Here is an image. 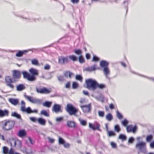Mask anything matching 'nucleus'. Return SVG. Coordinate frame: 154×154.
Here are the masks:
<instances>
[{
  "instance_id": "nucleus-1",
  "label": "nucleus",
  "mask_w": 154,
  "mask_h": 154,
  "mask_svg": "<svg viewBox=\"0 0 154 154\" xmlns=\"http://www.w3.org/2000/svg\"><path fill=\"white\" fill-rule=\"evenodd\" d=\"M29 71L31 75L26 71L22 72L23 78L30 82L35 81L36 79L35 76L38 75V70L34 68H31L29 69Z\"/></svg>"
},
{
  "instance_id": "nucleus-2",
  "label": "nucleus",
  "mask_w": 154,
  "mask_h": 154,
  "mask_svg": "<svg viewBox=\"0 0 154 154\" xmlns=\"http://www.w3.org/2000/svg\"><path fill=\"white\" fill-rule=\"evenodd\" d=\"M97 83V82L95 80L91 79H87L85 81L86 87L89 89L94 91L96 89Z\"/></svg>"
},
{
  "instance_id": "nucleus-3",
  "label": "nucleus",
  "mask_w": 154,
  "mask_h": 154,
  "mask_svg": "<svg viewBox=\"0 0 154 154\" xmlns=\"http://www.w3.org/2000/svg\"><path fill=\"white\" fill-rule=\"evenodd\" d=\"M66 110L70 116L72 115L75 116L78 111L77 109L72 105L69 103L67 104L66 108Z\"/></svg>"
},
{
  "instance_id": "nucleus-4",
  "label": "nucleus",
  "mask_w": 154,
  "mask_h": 154,
  "mask_svg": "<svg viewBox=\"0 0 154 154\" xmlns=\"http://www.w3.org/2000/svg\"><path fill=\"white\" fill-rule=\"evenodd\" d=\"M21 105L20 110L23 112H26L28 114H30L32 113H37L38 112L37 110L34 109L32 110L29 107L25 108L26 103L23 100L21 101Z\"/></svg>"
},
{
  "instance_id": "nucleus-5",
  "label": "nucleus",
  "mask_w": 154,
  "mask_h": 154,
  "mask_svg": "<svg viewBox=\"0 0 154 154\" xmlns=\"http://www.w3.org/2000/svg\"><path fill=\"white\" fill-rule=\"evenodd\" d=\"M109 63L106 61L102 60L100 62V66L103 68L104 74L107 77L110 73V71L108 68Z\"/></svg>"
},
{
  "instance_id": "nucleus-6",
  "label": "nucleus",
  "mask_w": 154,
  "mask_h": 154,
  "mask_svg": "<svg viewBox=\"0 0 154 154\" xmlns=\"http://www.w3.org/2000/svg\"><path fill=\"white\" fill-rule=\"evenodd\" d=\"M24 97L30 103L38 105L42 104V101L41 99L37 98L28 96L26 95H24Z\"/></svg>"
},
{
  "instance_id": "nucleus-7",
  "label": "nucleus",
  "mask_w": 154,
  "mask_h": 154,
  "mask_svg": "<svg viewBox=\"0 0 154 154\" xmlns=\"http://www.w3.org/2000/svg\"><path fill=\"white\" fill-rule=\"evenodd\" d=\"M15 122L14 121H8L3 125L2 129L5 131L11 129L14 127Z\"/></svg>"
},
{
  "instance_id": "nucleus-8",
  "label": "nucleus",
  "mask_w": 154,
  "mask_h": 154,
  "mask_svg": "<svg viewBox=\"0 0 154 154\" xmlns=\"http://www.w3.org/2000/svg\"><path fill=\"white\" fill-rule=\"evenodd\" d=\"M135 148L141 152L145 153L146 151V143L144 142H138L135 145Z\"/></svg>"
},
{
  "instance_id": "nucleus-9",
  "label": "nucleus",
  "mask_w": 154,
  "mask_h": 154,
  "mask_svg": "<svg viewBox=\"0 0 154 154\" xmlns=\"http://www.w3.org/2000/svg\"><path fill=\"white\" fill-rule=\"evenodd\" d=\"M7 141L8 143H10L11 146L14 145L15 146L17 144H19V146H21V142L18 140L13 138H9L7 139Z\"/></svg>"
},
{
  "instance_id": "nucleus-10",
  "label": "nucleus",
  "mask_w": 154,
  "mask_h": 154,
  "mask_svg": "<svg viewBox=\"0 0 154 154\" xmlns=\"http://www.w3.org/2000/svg\"><path fill=\"white\" fill-rule=\"evenodd\" d=\"M5 81L6 84V85L11 88L12 90H13L14 86L11 83L15 82L16 80L14 79V80H13L11 76H7L5 78Z\"/></svg>"
},
{
  "instance_id": "nucleus-11",
  "label": "nucleus",
  "mask_w": 154,
  "mask_h": 154,
  "mask_svg": "<svg viewBox=\"0 0 154 154\" xmlns=\"http://www.w3.org/2000/svg\"><path fill=\"white\" fill-rule=\"evenodd\" d=\"M58 63L61 65H64L65 64L68 63L69 62V59L68 56L64 57L61 56L58 58Z\"/></svg>"
},
{
  "instance_id": "nucleus-12",
  "label": "nucleus",
  "mask_w": 154,
  "mask_h": 154,
  "mask_svg": "<svg viewBox=\"0 0 154 154\" xmlns=\"http://www.w3.org/2000/svg\"><path fill=\"white\" fill-rule=\"evenodd\" d=\"M36 90L37 93L40 94H48L50 93L51 91V89H48L45 87L41 89L36 88Z\"/></svg>"
},
{
  "instance_id": "nucleus-13",
  "label": "nucleus",
  "mask_w": 154,
  "mask_h": 154,
  "mask_svg": "<svg viewBox=\"0 0 154 154\" xmlns=\"http://www.w3.org/2000/svg\"><path fill=\"white\" fill-rule=\"evenodd\" d=\"M21 73L20 71L18 70H14L12 71V76L14 79L15 80L16 79H19L21 77Z\"/></svg>"
},
{
  "instance_id": "nucleus-14",
  "label": "nucleus",
  "mask_w": 154,
  "mask_h": 154,
  "mask_svg": "<svg viewBox=\"0 0 154 154\" xmlns=\"http://www.w3.org/2000/svg\"><path fill=\"white\" fill-rule=\"evenodd\" d=\"M137 129V127L136 125L134 126H133L132 125H128L126 127L127 131L128 133L132 132L133 133H134L136 132Z\"/></svg>"
},
{
  "instance_id": "nucleus-15",
  "label": "nucleus",
  "mask_w": 154,
  "mask_h": 154,
  "mask_svg": "<svg viewBox=\"0 0 154 154\" xmlns=\"http://www.w3.org/2000/svg\"><path fill=\"white\" fill-rule=\"evenodd\" d=\"M52 111L56 113L62 112V110L61 108V106L58 104H55L52 109Z\"/></svg>"
},
{
  "instance_id": "nucleus-16",
  "label": "nucleus",
  "mask_w": 154,
  "mask_h": 154,
  "mask_svg": "<svg viewBox=\"0 0 154 154\" xmlns=\"http://www.w3.org/2000/svg\"><path fill=\"white\" fill-rule=\"evenodd\" d=\"M80 107L85 112H89L91 111V105L90 104L87 105H82Z\"/></svg>"
},
{
  "instance_id": "nucleus-17",
  "label": "nucleus",
  "mask_w": 154,
  "mask_h": 154,
  "mask_svg": "<svg viewBox=\"0 0 154 154\" xmlns=\"http://www.w3.org/2000/svg\"><path fill=\"white\" fill-rule=\"evenodd\" d=\"M66 125L69 128H75L77 126L76 123L74 121L68 120L66 122Z\"/></svg>"
},
{
  "instance_id": "nucleus-18",
  "label": "nucleus",
  "mask_w": 154,
  "mask_h": 154,
  "mask_svg": "<svg viewBox=\"0 0 154 154\" xmlns=\"http://www.w3.org/2000/svg\"><path fill=\"white\" fill-rule=\"evenodd\" d=\"M9 112L7 109L2 110L0 109V117H3L7 116L9 115Z\"/></svg>"
},
{
  "instance_id": "nucleus-19",
  "label": "nucleus",
  "mask_w": 154,
  "mask_h": 154,
  "mask_svg": "<svg viewBox=\"0 0 154 154\" xmlns=\"http://www.w3.org/2000/svg\"><path fill=\"white\" fill-rule=\"evenodd\" d=\"M97 69V68L96 67V64H94L92 66H89L85 68L84 70L86 71L91 72L95 71Z\"/></svg>"
},
{
  "instance_id": "nucleus-20",
  "label": "nucleus",
  "mask_w": 154,
  "mask_h": 154,
  "mask_svg": "<svg viewBox=\"0 0 154 154\" xmlns=\"http://www.w3.org/2000/svg\"><path fill=\"white\" fill-rule=\"evenodd\" d=\"M9 102L12 104L16 106L19 103V100L17 98H10L9 99Z\"/></svg>"
},
{
  "instance_id": "nucleus-21",
  "label": "nucleus",
  "mask_w": 154,
  "mask_h": 154,
  "mask_svg": "<svg viewBox=\"0 0 154 154\" xmlns=\"http://www.w3.org/2000/svg\"><path fill=\"white\" fill-rule=\"evenodd\" d=\"M89 127L90 128L94 130H99V127H100L99 124L96 123L95 125H93L91 123H89Z\"/></svg>"
},
{
  "instance_id": "nucleus-22",
  "label": "nucleus",
  "mask_w": 154,
  "mask_h": 154,
  "mask_svg": "<svg viewBox=\"0 0 154 154\" xmlns=\"http://www.w3.org/2000/svg\"><path fill=\"white\" fill-rule=\"evenodd\" d=\"M26 87L23 84H19L16 86V90L18 91H20L24 90Z\"/></svg>"
},
{
  "instance_id": "nucleus-23",
  "label": "nucleus",
  "mask_w": 154,
  "mask_h": 154,
  "mask_svg": "<svg viewBox=\"0 0 154 154\" xmlns=\"http://www.w3.org/2000/svg\"><path fill=\"white\" fill-rule=\"evenodd\" d=\"M26 133L24 130H21L19 131L18 133V136L21 137H24L26 136Z\"/></svg>"
},
{
  "instance_id": "nucleus-24",
  "label": "nucleus",
  "mask_w": 154,
  "mask_h": 154,
  "mask_svg": "<svg viewBox=\"0 0 154 154\" xmlns=\"http://www.w3.org/2000/svg\"><path fill=\"white\" fill-rule=\"evenodd\" d=\"M31 50L30 49L24 50L23 51H19L16 54V56L17 57H22L23 54H24L27 53L29 51H30Z\"/></svg>"
},
{
  "instance_id": "nucleus-25",
  "label": "nucleus",
  "mask_w": 154,
  "mask_h": 154,
  "mask_svg": "<svg viewBox=\"0 0 154 154\" xmlns=\"http://www.w3.org/2000/svg\"><path fill=\"white\" fill-rule=\"evenodd\" d=\"M37 121L38 123L40 125H45L46 120L42 118H39L37 119Z\"/></svg>"
},
{
  "instance_id": "nucleus-26",
  "label": "nucleus",
  "mask_w": 154,
  "mask_h": 154,
  "mask_svg": "<svg viewBox=\"0 0 154 154\" xmlns=\"http://www.w3.org/2000/svg\"><path fill=\"white\" fill-rule=\"evenodd\" d=\"M64 75L65 76L67 77H69V78H71V76L73 75L74 74L70 71H66L64 72Z\"/></svg>"
},
{
  "instance_id": "nucleus-27",
  "label": "nucleus",
  "mask_w": 154,
  "mask_h": 154,
  "mask_svg": "<svg viewBox=\"0 0 154 154\" xmlns=\"http://www.w3.org/2000/svg\"><path fill=\"white\" fill-rule=\"evenodd\" d=\"M52 103V102L46 101L43 103V106L48 108L50 107Z\"/></svg>"
},
{
  "instance_id": "nucleus-28",
  "label": "nucleus",
  "mask_w": 154,
  "mask_h": 154,
  "mask_svg": "<svg viewBox=\"0 0 154 154\" xmlns=\"http://www.w3.org/2000/svg\"><path fill=\"white\" fill-rule=\"evenodd\" d=\"M106 118L108 121H110L112 119L113 116L111 113H109L106 115Z\"/></svg>"
},
{
  "instance_id": "nucleus-29",
  "label": "nucleus",
  "mask_w": 154,
  "mask_h": 154,
  "mask_svg": "<svg viewBox=\"0 0 154 154\" xmlns=\"http://www.w3.org/2000/svg\"><path fill=\"white\" fill-rule=\"evenodd\" d=\"M40 114L41 115H43L46 117H49V115L48 112L47 111L45 110H42Z\"/></svg>"
},
{
  "instance_id": "nucleus-30",
  "label": "nucleus",
  "mask_w": 154,
  "mask_h": 154,
  "mask_svg": "<svg viewBox=\"0 0 154 154\" xmlns=\"http://www.w3.org/2000/svg\"><path fill=\"white\" fill-rule=\"evenodd\" d=\"M11 116H12L18 119H21V116L20 114H18L16 112H14L12 113Z\"/></svg>"
},
{
  "instance_id": "nucleus-31",
  "label": "nucleus",
  "mask_w": 154,
  "mask_h": 154,
  "mask_svg": "<svg viewBox=\"0 0 154 154\" xmlns=\"http://www.w3.org/2000/svg\"><path fill=\"white\" fill-rule=\"evenodd\" d=\"M68 59H69L71 60H72L73 61H76L77 60V58L75 55H71L68 56Z\"/></svg>"
},
{
  "instance_id": "nucleus-32",
  "label": "nucleus",
  "mask_w": 154,
  "mask_h": 154,
  "mask_svg": "<svg viewBox=\"0 0 154 154\" xmlns=\"http://www.w3.org/2000/svg\"><path fill=\"white\" fill-rule=\"evenodd\" d=\"M119 138L122 140V141H124L126 139L127 137L125 135L123 134H121L119 137Z\"/></svg>"
},
{
  "instance_id": "nucleus-33",
  "label": "nucleus",
  "mask_w": 154,
  "mask_h": 154,
  "mask_svg": "<svg viewBox=\"0 0 154 154\" xmlns=\"http://www.w3.org/2000/svg\"><path fill=\"white\" fill-rule=\"evenodd\" d=\"M65 141L63 138L60 137H58V143L59 144L63 145L65 143Z\"/></svg>"
},
{
  "instance_id": "nucleus-34",
  "label": "nucleus",
  "mask_w": 154,
  "mask_h": 154,
  "mask_svg": "<svg viewBox=\"0 0 154 154\" xmlns=\"http://www.w3.org/2000/svg\"><path fill=\"white\" fill-rule=\"evenodd\" d=\"M96 99L102 102H103L104 100V98L103 95H100L99 96L96 97Z\"/></svg>"
},
{
  "instance_id": "nucleus-35",
  "label": "nucleus",
  "mask_w": 154,
  "mask_h": 154,
  "mask_svg": "<svg viewBox=\"0 0 154 154\" xmlns=\"http://www.w3.org/2000/svg\"><path fill=\"white\" fill-rule=\"evenodd\" d=\"M107 132L108 134V135L109 137L114 136H116V134L112 131H109Z\"/></svg>"
},
{
  "instance_id": "nucleus-36",
  "label": "nucleus",
  "mask_w": 154,
  "mask_h": 154,
  "mask_svg": "<svg viewBox=\"0 0 154 154\" xmlns=\"http://www.w3.org/2000/svg\"><path fill=\"white\" fill-rule=\"evenodd\" d=\"M98 116L101 118H103L104 116L105 113L103 111L99 110L98 112Z\"/></svg>"
},
{
  "instance_id": "nucleus-37",
  "label": "nucleus",
  "mask_w": 154,
  "mask_h": 154,
  "mask_svg": "<svg viewBox=\"0 0 154 154\" xmlns=\"http://www.w3.org/2000/svg\"><path fill=\"white\" fill-rule=\"evenodd\" d=\"M3 153L4 154H7L8 153V149L6 146H3L2 148Z\"/></svg>"
},
{
  "instance_id": "nucleus-38",
  "label": "nucleus",
  "mask_w": 154,
  "mask_h": 154,
  "mask_svg": "<svg viewBox=\"0 0 154 154\" xmlns=\"http://www.w3.org/2000/svg\"><path fill=\"white\" fill-rule=\"evenodd\" d=\"M97 85H96V89L97 88H99L100 89H102L105 88V85L103 84H99L97 82Z\"/></svg>"
},
{
  "instance_id": "nucleus-39",
  "label": "nucleus",
  "mask_w": 154,
  "mask_h": 154,
  "mask_svg": "<svg viewBox=\"0 0 154 154\" xmlns=\"http://www.w3.org/2000/svg\"><path fill=\"white\" fill-rule=\"evenodd\" d=\"M58 80L60 82H63L64 81L65 79L63 75H59L57 77Z\"/></svg>"
},
{
  "instance_id": "nucleus-40",
  "label": "nucleus",
  "mask_w": 154,
  "mask_h": 154,
  "mask_svg": "<svg viewBox=\"0 0 154 154\" xmlns=\"http://www.w3.org/2000/svg\"><path fill=\"white\" fill-rule=\"evenodd\" d=\"M114 131H115L119 132L121 131V128L119 125H116L114 126Z\"/></svg>"
},
{
  "instance_id": "nucleus-41",
  "label": "nucleus",
  "mask_w": 154,
  "mask_h": 154,
  "mask_svg": "<svg viewBox=\"0 0 154 154\" xmlns=\"http://www.w3.org/2000/svg\"><path fill=\"white\" fill-rule=\"evenodd\" d=\"M79 121L82 125L85 126L86 125L87 122L86 120L79 119Z\"/></svg>"
},
{
  "instance_id": "nucleus-42",
  "label": "nucleus",
  "mask_w": 154,
  "mask_h": 154,
  "mask_svg": "<svg viewBox=\"0 0 154 154\" xmlns=\"http://www.w3.org/2000/svg\"><path fill=\"white\" fill-rule=\"evenodd\" d=\"M153 138V136L151 135H149L146 137V141L147 142L150 141Z\"/></svg>"
},
{
  "instance_id": "nucleus-43",
  "label": "nucleus",
  "mask_w": 154,
  "mask_h": 154,
  "mask_svg": "<svg viewBox=\"0 0 154 154\" xmlns=\"http://www.w3.org/2000/svg\"><path fill=\"white\" fill-rule=\"evenodd\" d=\"M75 79L78 80H79L82 82L83 80V78L82 76L79 75H77L75 76Z\"/></svg>"
},
{
  "instance_id": "nucleus-44",
  "label": "nucleus",
  "mask_w": 154,
  "mask_h": 154,
  "mask_svg": "<svg viewBox=\"0 0 154 154\" xmlns=\"http://www.w3.org/2000/svg\"><path fill=\"white\" fill-rule=\"evenodd\" d=\"M78 59L80 63H82L85 62V60L81 55L79 57Z\"/></svg>"
},
{
  "instance_id": "nucleus-45",
  "label": "nucleus",
  "mask_w": 154,
  "mask_h": 154,
  "mask_svg": "<svg viewBox=\"0 0 154 154\" xmlns=\"http://www.w3.org/2000/svg\"><path fill=\"white\" fill-rule=\"evenodd\" d=\"M31 63L32 65H37L38 64V60L36 59H34L31 60Z\"/></svg>"
},
{
  "instance_id": "nucleus-46",
  "label": "nucleus",
  "mask_w": 154,
  "mask_h": 154,
  "mask_svg": "<svg viewBox=\"0 0 154 154\" xmlns=\"http://www.w3.org/2000/svg\"><path fill=\"white\" fill-rule=\"evenodd\" d=\"M74 52L77 54L81 55L82 54V51L80 49H76L74 50Z\"/></svg>"
},
{
  "instance_id": "nucleus-47",
  "label": "nucleus",
  "mask_w": 154,
  "mask_h": 154,
  "mask_svg": "<svg viewBox=\"0 0 154 154\" xmlns=\"http://www.w3.org/2000/svg\"><path fill=\"white\" fill-rule=\"evenodd\" d=\"M117 117L119 119H121L122 117V115L118 111H116Z\"/></svg>"
},
{
  "instance_id": "nucleus-48",
  "label": "nucleus",
  "mask_w": 154,
  "mask_h": 154,
  "mask_svg": "<svg viewBox=\"0 0 154 154\" xmlns=\"http://www.w3.org/2000/svg\"><path fill=\"white\" fill-rule=\"evenodd\" d=\"M77 83L75 82H73L72 84V87L73 89L76 88L78 86Z\"/></svg>"
},
{
  "instance_id": "nucleus-49",
  "label": "nucleus",
  "mask_w": 154,
  "mask_h": 154,
  "mask_svg": "<svg viewBox=\"0 0 154 154\" xmlns=\"http://www.w3.org/2000/svg\"><path fill=\"white\" fill-rule=\"evenodd\" d=\"M129 1H125L124 2V4H125V8H126V12H127L128 11V7L127 6L128 4Z\"/></svg>"
},
{
  "instance_id": "nucleus-50",
  "label": "nucleus",
  "mask_w": 154,
  "mask_h": 154,
  "mask_svg": "<svg viewBox=\"0 0 154 154\" xmlns=\"http://www.w3.org/2000/svg\"><path fill=\"white\" fill-rule=\"evenodd\" d=\"M128 122L126 119H124L123 121H122V124L124 126H126L128 124Z\"/></svg>"
},
{
  "instance_id": "nucleus-51",
  "label": "nucleus",
  "mask_w": 154,
  "mask_h": 154,
  "mask_svg": "<svg viewBox=\"0 0 154 154\" xmlns=\"http://www.w3.org/2000/svg\"><path fill=\"white\" fill-rule=\"evenodd\" d=\"M134 138L132 137H131L129 138L128 140V142L130 143H132L134 142Z\"/></svg>"
},
{
  "instance_id": "nucleus-52",
  "label": "nucleus",
  "mask_w": 154,
  "mask_h": 154,
  "mask_svg": "<svg viewBox=\"0 0 154 154\" xmlns=\"http://www.w3.org/2000/svg\"><path fill=\"white\" fill-rule=\"evenodd\" d=\"M63 120V117H59L56 118V120L57 122H60Z\"/></svg>"
},
{
  "instance_id": "nucleus-53",
  "label": "nucleus",
  "mask_w": 154,
  "mask_h": 154,
  "mask_svg": "<svg viewBox=\"0 0 154 154\" xmlns=\"http://www.w3.org/2000/svg\"><path fill=\"white\" fill-rule=\"evenodd\" d=\"M29 119L30 120L34 122H35L37 120V119L34 117H30Z\"/></svg>"
},
{
  "instance_id": "nucleus-54",
  "label": "nucleus",
  "mask_w": 154,
  "mask_h": 154,
  "mask_svg": "<svg viewBox=\"0 0 154 154\" xmlns=\"http://www.w3.org/2000/svg\"><path fill=\"white\" fill-rule=\"evenodd\" d=\"M50 66L48 64H46L44 66V69L45 70H48L50 69Z\"/></svg>"
},
{
  "instance_id": "nucleus-55",
  "label": "nucleus",
  "mask_w": 154,
  "mask_h": 154,
  "mask_svg": "<svg viewBox=\"0 0 154 154\" xmlns=\"http://www.w3.org/2000/svg\"><path fill=\"white\" fill-rule=\"evenodd\" d=\"M48 139L50 143H53L54 141V139L51 138L50 137H48Z\"/></svg>"
},
{
  "instance_id": "nucleus-56",
  "label": "nucleus",
  "mask_w": 154,
  "mask_h": 154,
  "mask_svg": "<svg viewBox=\"0 0 154 154\" xmlns=\"http://www.w3.org/2000/svg\"><path fill=\"white\" fill-rule=\"evenodd\" d=\"M99 60V58L98 57L95 56H94L93 59V61H97Z\"/></svg>"
},
{
  "instance_id": "nucleus-57",
  "label": "nucleus",
  "mask_w": 154,
  "mask_h": 154,
  "mask_svg": "<svg viewBox=\"0 0 154 154\" xmlns=\"http://www.w3.org/2000/svg\"><path fill=\"white\" fill-rule=\"evenodd\" d=\"M111 145L113 148H115L116 147V144L114 142H111Z\"/></svg>"
},
{
  "instance_id": "nucleus-58",
  "label": "nucleus",
  "mask_w": 154,
  "mask_h": 154,
  "mask_svg": "<svg viewBox=\"0 0 154 154\" xmlns=\"http://www.w3.org/2000/svg\"><path fill=\"white\" fill-rule=\"evenodd\" d=\"M8 154H14V152L13 149L11 148L8 151Z\"/></svg>"
},
{
  "instance_id": "nucleus-59",
  "label": "nucleus",
  "mask_w": 154,
  "mask_h": 154,
  "mask_svg": "<svg viewBox=\"0 0 154 154\" xmlns=\"http://www.w3.org/2000/svg\"><path fill=\"white\" fill-rule=\"evenodd\" d=\"M64 147L65 148H68L70 146V145L69 143H64V144H63Z\"/></svg>"
},
{
  "instance_id": "nucleus-60",
  "label": "nucleus",
  "mask_w": 154,
  "mask_h": 154,
  "mask_svg": "<svg viewBox=\"0 0 154 154\" xmlns=\"http://www.w3.org/2000/svg\"><path fill=\"white\" fill-rule=\"evenodd\" d=\"M70 1L73 4H77L79 2V0H70Z\"/></svg>"
},
{
  "instance_id": "nucleus-61",
  "label": "nucleus",
  "mask_w": 154,
  "mask_h": 154,
  "mask_svg": "<svg viewBox=\"0 0 154 154\" xmlns=\"http://www.w3.org/2000/svg\"><path fill=\"white\" fill-rule=\"evenodd\" d=\"M150 146L151 148H154V140L153 141L150 143Z\"/></svg>"
},
{
  "instance_id": "nucleus-62",
  "label": "nucleus",
  "mask_w": 154,
  "mask_h": 154,
  "mask_svg": "<svg viewBox=\"0 0 154 154\" xmlns=\"http://www.w3.org/2000/svg\"><path fill=\"white\" fill-rule=\"evenodd\" d=\"M28 139H29L30 143L31 144L33 145L34 144V141L32 140L31 139V138L30 137H28Z\"/></svg>"
},
{
  "instance_id": "nucleus-63",
  "label": "nucleus",
  "mask_w": 154,
  "mask_h": 154,
  "mask_svg": "<svg viewBox=\"0 0 154 154\" xmlns=\"http://www.w3.org/2000/svg\"><path fill=\"white\" fill-rule=\"evenodd\" d=\"M83 94L89 96V93L88 91H83Z\"/></svg>"
},
{
  "instance_id": "nucleus-64",
  "label": "nucleus",
  "mask_w": 154,
  "mask_h": 154,
  "mask_svg": "<svg viewBox=\"0 0 154 154\" xmlns=\"http://www.w3.org/2000/svg\"><path fill=\"white\" fill-rule=\"evenodd\" d=\"M136 140L138 142H140V141L142 140V138L140 137H137Z\"/></svg>"
}]
</instances>
